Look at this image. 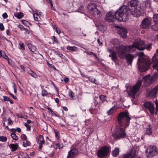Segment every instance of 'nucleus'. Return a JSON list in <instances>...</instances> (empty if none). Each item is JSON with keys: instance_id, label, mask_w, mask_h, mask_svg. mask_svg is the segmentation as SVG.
Returning <instances> with one entry per match:
<instances>
[{"instance_id": "412c9836", "label": "nucleus", "mask_w": 158, "mask_h": 158, "mask_svg": "<svg viewBox=\"0 0 158 158\" xmlns=\"http://www.w3.org/2000/svg\"><path fill=\"white\" fill-rule=\"evenodd\" d=\"M127 31L126 29L124 28H122L119 29L118 31V33L123 38H125L127 37Z\"/></svg>"}, {"instance_id": "cd10ccee", "label": "nucleus", "mask_w": 158, "mask_h": 158, "mask_svg": "<svg viewBox=\"0 0 158 158\" xmlns=\"http://www.w3.org/2000/svg\"><path fill=\"white\" fill-rule=\"evenodd\" d=\"M117 109V107L115 106H114L111 108L109 110L107 111V114L108 115H110L112 114Z\"/></svg>"}, {"instance_id": "5fc2aeb1", "label": "nucleus", "mask_w": 158, "mask_h": 158, "mask_svg": "<svg viewBox=\"0 0 158 158\" xmlns=\"http://www.w3.org/2000/svg\"><path fill=\"white\" fill-rule=\"evenodd\" d=\"M15 16L18 19H20L23 17V15L22 13H20L15 15Z\"/></svg>"}, {"instance_id": "a878e982", "label": "nucleus", "mask_w": 158, "mask_h": 158, "mask_svg": "<svg viewBox=\"0 0 158 158\" xmlns=\"http://www.w3.org/2000/svg\"><path fill=\"white\" fill-rule=\"evenodd\" d=\"M98 110L97 109L94 108V106L92 105L89 109V111L92 114H94L97 113Z\"/></svg>"}, {"instance_id": "423d86ee", "label": "nucleus", "mask_w": 158, "mask_h": 158, "mask_svg": "<svg viewBox=\"0 0 158 158\" xmlns=\"http://www.w3.org/2000/svg\"><path fill=\"white\" fill-rule=\"evenodd\" d=\"M130 7H128V8L130 11L131 14L134 17H139L140 15V12L137 8V2L135 0H132L129 2Z\"/></svg>"}, {"instance_id": "13d9d810", "label": "nucleus", "mask_w": 158, "mask_h": 158, "mask_svg": "<svg viewBox=\"0 0 158 158\" xmlns=\"http://www.w3.org/2000/svg\"><path fill=\"white\" fill-rule=\"evenodd\" d=\"M55 53L58 55L59 56H60V58H63V55L60 52L58 51H55Z\"/></svg>"}, {"instance_id": "72a5a7b5", "label": "nucleus", "mask_w": 158, "mask_h": 158, "mask_svg": "<svg viewBox=\"0 0 158 158\" xmlns=\"http://www.w3.org/2000/svg\"><path fill=\"white\" fill-rule=\"evenodd\" d=\"M112 44L114 45V47L116 48H117L118 47H116V45H118L120 44V43L119 41L117 39H114L112 41Z\"/></svg>"}, {"instance_id": "a19ab883", "label": "nucleus", "mask_w": 158, "mask_h": 158, "mask_svg": "<svg viewBox=\"0 0 158 158\" xmlns=\"http://www.w3.org/2000/svg\"><path fill=\"white\" fill-rule=\"evenodd\" d=\"M55 146L56 147V149H62L63 148V146H64L63 144L62 143H56V144Z\"/></svg>"}, {"instance_id": "864d4df0", "label": "nucleus", "mask_w": 158, "mask_h": 158, "mask_svg": "<svg viewBox=\"0 0 158 158\" xmlns=\"http://www.w3.org/2000/svg\"><path fill=\"white\" fill-rule=\"evenodd\" d=\"M75 156L71 152H69L67 158H73Z\"/></svg>"}, {"instance_id": "69168bd1", "label": "nucleus", "mask_w": 158, "mask_h": 158, "mask_svg": "<svg viewBox=\"0 0 158 158\" xmlns=\"http://www.w3.org/2000/svg\"><path fill=\"white\" fill-rule=\"evenodd\" d=\"M83 9L84 8L82 6H81L79 7L78 9V11L81 13H83Z\"/></svg>"}, {"instance_id": "4468645a", "label": "nucleus", "mask_w": 158, "mask_h": 158, "mask_svg": "<svg viewBox=\"0 0 158 158\" xmlns=\"http://www.w3.org/2000/svg\"><path fill=\"white\" fill-rule=\"evenodd\" d=\"M144 106L145 108L148 109L151 114L154 113V107L153 103L150 102H146L144 103Z\"/></svg>"}, {"instance_id": "774afa93", "label": "nucleus", "mask_w": 158, "mask_h": 158, "mask_svg": "<svg viewBox=\"0 0 158 158\" xmlns=\"http://www.w3.org/2000/svg\"><path fill=\"white\" fill-rule=\"evenodd\" d=\"M125 87L127 89H131L132 88V87L130 84H127L125 85Z\"/></svg>"}, {"instance_id": "37998d69", "label": "nucleus", "mask_w": 158, "mask_h": 158, "mask_svg": "<svg viewBox=\"0 0 158 158\" xmlns=\"http://www.w3.org/2000/svg\"><path fill=\"white\" fill-rule=\"evenodd\" d=\"M21 22L22 23L27 26H28L29 25H31L30 23L26 20H21Z\"/></svg>"}, {"instance_id": "0eeeda50", "label": "nucleus", "mask_w": 158, "mask_h": 158, "mask_svg": "<svg viewBox=\"0 0 158 158\" xmlns=\"http://www.w3.org/2000/svg\"><path fill=\"white\" fill-rule=\"evenodd\" d=\"M89 13L90 15L95 18H99L102 16L101 12L97 8L94 3H90L88 6Z\"/></svg>"}, {"instance_id": "338daca9", "label": "nucleus", "mask_w": 158, "mask_h": 158, "mask_svg": "<svg viewBox=\"0 0 158 158\" xmlns=\"http://www.w3.org/2000/svg\"><path fill=\"white\" fill-rule=\"evenodd\" d=\"M0 29L1 31H3L4 29V27L3 24L2 23H0Z\"/></svg>"}, {"instance_id": "2eb2a0df", "label": "nucleus", "mask_w": 158, "mask_h": 158, "mask_svg": "<svg viewBox=\"0 0 158 158\" xmlns=\"http://www.w3.org/2000/svg\"><path fill=\"white\" fill-rule=\"evenodd\" d=\"M151 25V21L148 18L144 19L140 25L141 27L143 29H146Z\"/></svg>"}, {"instance_id": "7c9ffc66", "label": "nucleus", "mask_w": 158, "mask_h": 158, "mask_svg": "<svg viewBox=\"0 0 158 158\" xmlns=\"http://www.w3.org/2000/svg\"><path fill=\"white\" fill-rule=\"evenodd\" d=\"M145 6L147 9H151V2L150 0H147L145 2Z\"/></svg>"}, {"instance_id": "4d7b16f0", "label": "nucleus", "mask_w": 158, "mask_h": 158, "mask_svg": "<svg viewBox=\"0 0 158 158\" xmlns=\"http://www.w3.org/2000/svg\"><path fill=\"white\" fill-rule=\"evenodd\" d=\"M24 125L27 128V130L28 131H30L31 130V127L27 123H25Z\"/></svg>"}, {"instance_id": "20e7f679", "label": "nucleus", "mask_w": 158, "mask_h": 158, "mask_svg": "<svg viewBox=\"0 0 158 158\" xmlns=\"http://www.w3.org/2000/svg\"><path fill=\"white\" fill-rule=\"evenodd\" d=\"M131 117L128 111L120 112L117 116V120L119 125L124 128L128 127L130 123Z\"/></svg>"}, {"instance_id": "c03bdc74", "label": "nucleus", "mask_w": 158, "mask_h": 158, "mask_svg": "<svg viewBox=\"0 0 158 158\" xmlns=\"http://www.w3.org/2000/svg\"><path fill=\"white\" fill-rule=\"evenodd\" d=\"M19 45L20 46L19 49L22 50H24L25 48L24 44L21 42H19Z\"/></svg>"}, {"instance_id": "393cba45", "label": "nucleus", "mask_w": 158, "mask_h": 158, "mask_svg": "<svg viewBox=\"0 0 158 158\" xmlns=\"http://www.w3.org/2000/svg\"><path fill=\"white\" fill-rule=\"evenodd\" d=\"M119 148H115L114 150L112 151V155L113 157H116L119 155Z\"/></svg>"}, {"instance_id": "2f4dec72", "label": "nucleus", "mask_w": 158, "mask_h": 158, "mask_svg": "<svg viewBox=\"0 0 158 158\" xmlns=\"http://www.w3.org/2000/svg\"><path fill=\"white\" fill-rule=\"evenodd\" d=\"M42 95L43 96H47L50 97L51 95V93H48L45 89H44L42 93Z\"/></svg>"}, {"instance_id": "f257e3e1", "label": "nucleus", "mask_w": 158, "mask_h": 158, "mask_svg": "<svg viewBox=\"0 0 158 158\" xmlns=\"http://www.w3.org/2000/svg\"><path fill=\"white\" fill-rule=\"evenodd\" d=\"M143 42H142L139 44V40H137L134 42L131 46H125L121 45L118 46L116 48V52L118 56L121 59H123L125 58V53L126 52H133L135 51L136 48L139 50H144V47H141L143 46Z\"/></svg>"}, {"instance_id": "ea45409f", "label": "nucleus", "mask_w": 158, "mask_h": 158, "mask_svg": "<svg viewBox=\"0 0 158 158\" xmlns=\"http://www.w3.org/2000/svg\"><path fill=\"white\" fill-rule=\"evenodd\" d=\"M3 97L4 101H9L10 102V103L12 104L13 103V101L11 100L8 97L6 96H3Z\"/></svg>"}, {"instance_id": "8fccbe9b", "label": "nucleus", "mask_w": 158, "mask_h": 158, "mask_svg": "<svg viewBox=\"0 0 158 158\" xmlns=\"http://www.w3.org/2000/svg\"><path fill=\"white\" fill-rule=\"evenodd\" d=\"M49 111V113L52 115H55L56 116V114H55L54 112L53 111V110L49 107L47 106V108Z\"/></svg>"}, {"instance_id": "a18cd8bd", "label": "nucleus", "mask_w": 158, "mask_h": 158, "mask_svg": "<svg viewBox=\"0 0 158 158\" xmlns=\"http://www.w3.org/2000/svg\"><path fill=\"white\" fill-rule=\"evenodd\" d=\"M153 20L156 23H158V14H156L154 15Z\"/></svg>"}, {"instance_id": "f8f14e48", "label": "nucleus", "mask_w": 158, "mask_h": 158, "mask_svg": "<svg viewBox=\"0 0 158 158\" xmlns=\"http://www.w3.org/2000/svg\"><path fill=\"white\" fill-rule=\"evenodd\" d=\"M115 14L111 11L108 12L106 15L105 20L109 22H113L115 21Z\"/></svg>"}, {"instance_id": "4c0bfd02", "label": "nucleus", "mask_w": 158, "mask_h": 158, "mask_svg": "<svg viewBox=\"0 0 158 158\" xmlns=\"http://www.w3.org/2000/svg\"><path fill=\"white\" fill-rule=\"evenodd\" d=\"M89 80L91 82L94 83L96 84H98V82L95 79L93 78L92 77H89Z\"/></svg>"}, {"instance_id": "39448f33", "label": "nucleus", "mask_w": 158, "mask_h": 158, "mask_svg": "<svg viewBox=\"0 0 158 158\" xmlns=\"http://www.w3.org/2000/svg\"><path fill=\"white\" fill-rule=\"evenodd\" d=\"M112 135L114 139L118 140L126 138L127 134L124 129L117 126L112 133Z\"/></svg>"}, {"instance_id": "49530a36", "label": "nucleus", "mask_w": 158, "mask_h": 158, "mask_svg": "<svg viewBox=\"0 0 158 158\" xmlns=\"http://www.w3.org/2000/svg\"><path fill=\"white\" fill-rule=\"evenodd\" d=\"M152 68L154 69H155L157 71H158V62L156 63H153Z\"/></svg>"}, {"instance_id": "3c124183", "label": "nucleus", "mask_w": 158, "mask_h": 158, "mask_svg": "<svg viewBox=\"0 0 158 158\" xmlns=\"http://www.w3.org/2000/svg\"><path fill=\"white\" fill-rule=\"evenodd\" d=\"M20 138L23 140H26L27 139V137L26 135L24 134H22L20 136Z\"/></svg>"}, {"instance_id": "052dcab7", "label": "nucleus", "mask_w": 158, "mask_h": 158, "mask_svg": "<svg viewBox=\"0 0 158 158\" xmlns=\"http://www.w3.org/2000/svg\"><path fill=\"white\" fill-rule=\"evenodd\" d=\"M94 107H97L98 108H99L100 106V105L99 104V103L97 101L95 100V101L94 102Z\"/></svg>"}, {"instance_id": "dca6fc26", "label": "nucleus", "mask_w": 158, "mask_h": 158, "mask_svg": "<svg viewBox=\"0 0 158 158\" xmlns=\"http://www.w3.org/2000/svg\"><path fill=\"white\" fill-rule=\"evenodd\" d=\"M107 50L110 54L109 56V57L111 58L113 61L115 62L117 58L116 52L114 50L108 48H107Z\"/></svg>"}, {"instance_id": "7ed1b4c3", "label": "nucleus", "mask_w": 158, "mask_h": 158, "mask_svg": "<svg viewBox=\"0 0 158 158\" xmlns=\"http://www.w3.org/2000/svg\"><path fill=\"white\" fill-rule=\"evenodd\" d=\"M130 9L129 10L126 6H121L115 12L116 19L120 21H126L128 19V15L131 14Z\"/></svg>"}, {"instance_id": "aec40b11", "label": "nucleus", "mask_w": 158, "mask_h": 158, "mask_svg": "<svg viewBox=\"0 0 158 158\" xmlns=\"http://www.w3.org/2000/svg\"><path fill=\"white\" fill-rule=\"evenodd\" d=\"M147 97H154L156 94V92L155 91V89H151L150 90H149V89H147ZM157 91H158V89H155Z\"/></svg>"}, {"instance_id": "c756f323", "label": "nucleus", "mask_w": 158, "mask_h": 158, "mask_svg": "<svg viewBox=\"0 0 158 158\" xmlns=\"http://www.w3.org/2000/svg\"><path fill=\"white\" fill-rule=\"evenodd\" d=\"M22 146L24 147L30 146L31 145V143L29 141L26 140L22 142Z\"/></svg>"}, {"instance_id": "f03ea898", "label": "nucleus", "mask_w": 158, "mask_h": 158, "mask_svg": "<svg viewBox=\"0 0 158 158\" xmlns=\"http://www.w3.org/2000/svg\"><path fill=\"white\" fill-rule=\"evenodd\" d=\"M139 56L137 61L138 68L140 72H145L149 68L151 63V60L144 56L143 52H140Z\"/></svg>"}, {"instance_id": "c9c22d12", "label": "nucleus", "mask_w": 158, "mask_h": 158, "mask_svg": "<svg viewBox=\"0 0 158 158\" xmlns=\"http://www.w3.org/2000/svg\"><path fill=\"white\" fill-rule=\"evenodd\" d=\"M153 63L158 62V55L155 54L152 58Z\"/></svg>"}, {"instance_id": "bf43d9fd", "label": "nucleus", "mask_w": 158, "mask_h": 158, "mask_svg": "<svg viewBox=\"0 0 158 158\" xmlns=\"http://www.w3.org/2000/svg\"><path fill=\"white\" fill-rule=\"evenodd\" d=\"M54 131L56 138L59 139V132L57 131L56 130H54Z\"/></svg>"}, {"instance_id": "bb28decb", "label": "nucleus", "mask_w": 158, "mask_h": 158, "mask_svg": "<svg viewBox=\"0 0 158 158\" xmlns=\"http://www.w3.org/2000/svg\"><path fill=\"white\" fill-rule=\"evenodd\" d=\"M66 48L69 51L74 52L77 51L78 48L76 46H68Z\"/></svg>"}, {"instance_id": "58836bf2", "label": "nucleus", "mask_w": 158, "mask_h": 158, "mask_svg": "<svg viewBox=\"0 0 158 158\" xmlns=\"http://www.w3.org/2000/svg\"><path fill=\"white\" fill-rule=\"evenodd\" d=\"M11 137L13 140H17L19 139L18 137L14 133H12L11 134Z\"/></svg>"}, {"instance_id": "b1692460", "label": "nucleus", "mask_w": 158, "mask_h": 158, "mask_svg": "<svg viewBox=\"0 0 158 158\" xmlns=\"http://www.w3.org/2000/svg\"><path fill=\"white\" fill-rule=\"evenodd\" d=\"M9 146L11 149V151L14 152L17 149L18 144V143H16L15 144H11L9 145Z\"/></svg>"}, {"instance_id": "e433bc0d", "label": "nucleus", "mask_w": 158, "mask_h": 158, "mask_svg": "<svg viewBox=\"0 0 158 158\" xmlns=\"http://www.w3.org/2000/svg\"><path fill=\"white\" fill-rule=\"evenodd\" d=\"M69 152H71L73 154L74 156H75L77 153L78 151L77 148H74Z\"/></svg>"}, {"instance_id": "5701e85b", "label": "nucleus", "mask_w": 158, "mask_h": 158, "mask_svg": "<svg viewBox=\"0 0 158 158\" xmlns=\"http://www.w3.org/2000/svg\"><path fill=\"white\" fill-rule=\"evenodd\" d=\"M145 135H151L152 133V127L150 124H149L148 126L145 128Z\"/></svg>"}, {"instance_id": "79ce46f5", "label": "nucleus", "mask_w": 158, "mask_h": 158, "mask_svg": "<svg viewBox=\"0 0 158 158\" xmlns=\"http://www.w3.org/2000/svg\"><path fill=\"white\" fill-rule=\"evenodd\" d=\"M106 95H101L99 96V98L102 101V102H103L106 101Z\"/></svg>"}, {"instance_id": "6e6d98bb", "label": "nucleus", "mask_w": 158, "mask_h": 158, "mask_svg": "<svg viewBox=\"0 0 158 158\" xmlns=\"http://www.w3.org/2000/svg\"><path fill=\"white\" fill-rule=\"evenodd\" d=\"M69 96L73 99L74 93H73L71 89H70L69 91Z\"/></svg>"}, {"instance_id": "473e14b6", "label": "nucleus", "mask_w": 158, "mask_h": 158, "mask_svg": "<svg viewBox=\"0 0 158 158\" xmlns=\"http://www.w3.org/2000/svg\"><path fill=\"white\" fill-rule=\"evenodd\" d=\"M39 139L40 140V143H39V144L43 145L45 143V140L44 139L43 136L42 135H39Z\"/></svg>"}, {"instance_id": "6ab92c4d", "label": "nucleus", "mask_w": 158, "mask_h": 158, "mask_svg": "<svg viewBox=\"0 0 158 158\" xmlns=\"http://www.w3.org/2000/svg\"><path fill=\"white\" fill-rule=\"evenodd\" d=\"M95 24L97 28L100 31L104 32L106 30V26L103 25L102 23L96 22Z\"/></svg>"}, {"instance_id": "f704fd0d", "label": "nucleus", "mask_w": 158, "mask_h": 158, "mask_svg": "<svg viewBox=\"0 0 158 158\" xmlns=\"http://www.w3.org/2000/svg\"><path fill=\"white\" fill-rule=\"evenodd\" d=\"M141 81H139L134 86L132 87V89H139L140 86L141 85Z\"/></svg>"}, {"instance_id": "603ef678", "label": "nucleus", "mask_w": 158, "mask_h": 158, "mask_svg": "<svg viewBox=\"0 0 158 158\" xmlns=\"http://www.w3.org/2000/svg\"><path fill=\"white\" fill-rule=\"evenodd\" d=\"M75 156L71 152H69L67 158H73Z\"/></svg>"}, {"instance_id": "6e6552de", "label": "nucleus", "mask_w": 158, "mask_h": 158, "mask_svg": "<svg viewBox=\"0 0 158 158\" xmlns=\"http://www.w3.org/2000/svg\"><path fill=\"white\" fill-rule=\"evenodd\" d=\"M158 78V73H156L151 77L150 75L145 76L143 78L144 85L145 86H148L149 85L156 80Z\"/></svg>"}, {"instance_id": "0e129e2a", "label": "nucleus", "mask_w": 158, "mask_h": 158, "mask_svg": "<svg viewBox=\"0 0 158 158\" xmlns=\"http://www.w3.org/2000/svg\"><path fill=\"white\" fill-rule=\"evenodd\" d=\"M8 125H12L13 123V121L11 120L10 118H9L8 119Z\"/></svg>"}, {"instance_id": "09e8293b", "label": "nucleus", "mask_w": 158, "mask_h": 158, "mask_svg": "<svg viewBox=\"0 0 158 158\" xmlns=\"http://www.w3.org/2000/svg\"><path fill=\"white\" fill-rule=\"evenodd\" d=\"M53 29L55 30L56 32L57 33L60 34V31L55 25L53 26Z\"/></svg>"}, {"instance_id": "a211bd4d", "label": "nucleus", "mask_w": 158, "mask_h": 158, "mask_svg": "<svg viewBox=\"0 0 158 158\" xmlns=\"http://www.w3.org/2000/svg\"><path fill=\"white\" fill-rule=\"evenodd\" d=\"M136 55H133L131 54H126L125 53V58L127 60L128 64H131L133 59L136 57Z\"/></svg>"}, {"instance_id": "c85d7f7f", "label": "nucleus", "mask_w": 158, "mask_h": 158, "mask_svg": "<svg viewBox=\"0 0 158 158\" xmlns=\"http://www.w3.org/2000/svg\"><path fill=\"white\" fill-rule=\"evenodd\" d=\"M27 46L29 50L31 52H34L36 51V47L32 45L31 44H28Z\"/></svg>"}, {"instance_id": "680f3d73", "label": "nucleus", "mask_w": 158, "mask_h": 158, "mask_svg": "<svg viewBox=\"0 0 158 158\" xmlns=\"http://www.w3.org/2000/svg\"><path fill=\"white\" fill-rule=\"evenodd\" d=\"M52 39L53 40V44L57 43V39L56 38L55 36H53L52 37Z\"/></svg>"}, {"instance_id": "1a4fd4ad", "label": "nucleus", "mask_w": 158, "mask_h": 158, "mask_svg": "<svg viewBox=\"0 0 158 158\" xmlns=\"http://www.w3.org/2000/svg\"><path fill=\"white\" fill-rule=\"evenodd\" d=\"M158 153V148L156 146H148L147 149L146 154L148 158L152 157Z\"/></svg>"}, {"instance_id": "f3484780", "label": "nucleus", "mask_w": 158, "mask_h": 158, "mask_svg": "<svg viewBox=\"0 0 158 158\" xmlns=\"http://www.w3.org/2000/svg\"><path fill=\"white\" fill-rule=\"evenodd\" d=\"M135 155L136 151L132 150L129 153L124 155L122 158H141L139 157L135 156Z\"/></svg>"}, {"instance_id": "9b49d317", "label": "nucleus", "mask_w": 158, "mask_h": 158, "mask_svg": "<svg viewBox=\"0 0 158 158\" xmlns=\"http://www.w3.org/2000/svg\"><path fill=\"white\" fill-rule=\"evenodd\" d=\"M140 89H126L124 92H127L128 96L131 97L133 99H135V96L139 95Z\"/></svg>"}, {"instance_id": "9d476101", "label": "nucleus", "mask_w": 158, "mask_h": 158, "mask_svg": "<svg viewBox=\"0 0 158 158\" xmlns=\"http://www.w3.org/2000/svg\"><path fill=\"white\" fill-rule=\"evenodd\" d=\"M109 147L104 146L98 150L97 152V156L100 158H102L107 156L109 153Z\"/></svg>"}, {"instance_id": "e2e57ef3", "label": "nucleus", "mask_w": 158, "mask_h": 158, "mask_svg": "<svg viewBox=\"0 0 158 158\" xmlns=\"http://www.w3.org/2000/svg\"><path fill=\"white\" fill-rule=\"evenodd\" d=\"M18 27L20 28V30L22 31H23V30H24L25 28L22 25H19L18 26Z\"/></svg>"}, {"instance_id": "de8ad7c7", "label": "nucleus", "mask_w": 158, "mask_h": 158, "mask_svg": "<svg viewBox=\"0 0 158 158\" xmlns=\"http://www.w3.org/2000/svg\"><path fill=\"white\" fill-rule=\"evenodd\" d=\"M7 140V138L6 136H0V141L2 142H6Z\"/></svg>"}, {"instance_id": "ddd939ff", "label": "nucleus", "mask_w": 158, "mask_h": 158, "mask_svg": "<svg viewBox=\"0 0 158 158\" xmlns=\"http://www.w3.org/2000/svg\"><path fill=\"white\" fill-rule=\"evenodd\" d=\"M33 15L34 20L37 21H41L43 18L42 13L38 10L33 11Z\"/></svg>"}, {"instance_id": "4be33fe9", "label": "nucleus", "mask_w": 158, "mask_h": 158, "mask_svg": "<svg viewBox=\"0 0 158 158\" xmlns=\"http://www.w3.org/2000/svg\"><path fill=\"white\" fill-rule=\"evenodd\" d=\"M139 44L141 43L142 42H143V46H141V47H144V49H147L148 50H150L152 48L151 45L152 44L150 43L148 44H147L143 40H139Z\"/></svg>"}]
</instances>
